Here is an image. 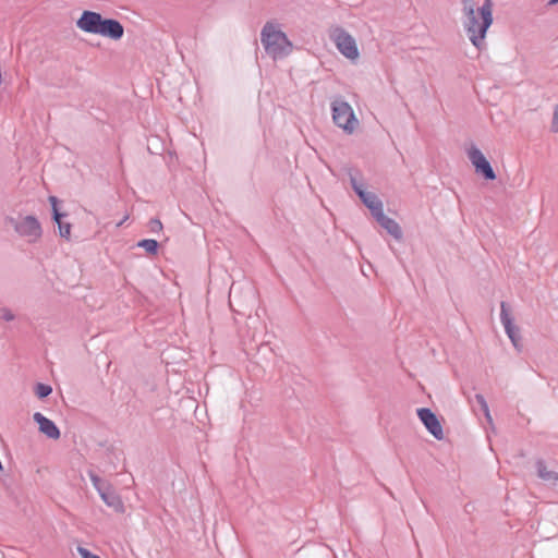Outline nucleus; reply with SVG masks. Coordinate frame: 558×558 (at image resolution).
<instances>
[{"mask_svg": "<svg viewBox=\"0 0 558 558\" xmlns=\"http://www.w3.org/2000/svg\"><path fill=\"white\" fill-rule=\"evenodd\" d=\"M500 320L505 328V331L509 339L511 340L512 344L515 348H519L520 342V333L519 328L514 326L512 317L510 316L509 308L506 302H501L500 304Z\"/></svg>", "mask_w": 558, "mask_h": 558, "instance_id": "obj_12", "label": "nucleus"}, {"mask_svg": "<svg viewBox=\"0 0 558 558\" xmlns=\"http://www.w3.org/2000/svg\"><path fill=\"white\" fill-rule=\"evenodd\" d=\"M391 251L397 254V248L393 245H390Z\"/></svg>", "mask_w": 558, "mask_h": 558, "instance_id": "obj_30", "label": "nucleus"}, {"mask_svg": "<svg viewBox=\"0 0 558 558\" xmlns=\"http://www.w3.org/2000/svg\"><path fill=\"white\" fill-rule=\"evenodd\" d=\"M149 230L154 233L162 230V223L158 218H151L148 222Z\"/></svg>", "mask_w": 558, "mask_h": 558, "instance_id": "obj_23", "label": "nucleus"}, {"mask_svg": "<svg viewBox=\"0 0 558 558\" xmlns=\"http://www.w3.org/2000/svg\"><path fill=\"white\" fill-rule=\"evenodd\" d=\"M462 3H463V8L468 7V5H474L476 4L475 3V0H462Z\"/></svg>", "mask_w": 558, "mask_h": 558, "instance_id": "obj_27", "label": "nucleus"}, {"mask_svg": "<svg viewBox=\"0 0 558 558\" xmlns=\"http://www.w3.org/2000/svg\"><path fill=\"white\" fill-rule=\"evenodd\" d=\"M3 470V465H2V462L0 461V471Z\"/></svg>", "mask_w": 558, "mask_h": 558, "instance_id": "obj_34", "label": "nucleus"}, {"mask_svg": "<svg viewBox=\"0 0 558 558\" xmlns=\"http://www.w3.org/2000/svg\"><path fill=\"white\" fill-rule=\"evenodd\" d=\"M386 232L389 233L399 244L403 243V231L395 220L386 217Z\"/></svg>", "mask_w": 558, "mask_h": 558, "instance_id": "obj_16", "label": "nucleus"}, {"mask_svg": "<svg viewBox=\"0 0 558 558\" xmlns=\"http://www.w3.org/2000/svg\"><path fill=\"white\" fill-rule=\"evenodd\" d=\"M7 222L11 225L15 232L21 236L28 238L29 243H34L39 240L43 235L41 225L38 219L28 215L23 218V220L19 221L13 217H7Z\"/></svg>", "mask_w": 558, "mask_h": 558, "instance_id": "obj_5", "label": "nucleus"}, {"mask_svg": "<svg viewBox=\"0 0 558 558\" xmlns=\"http://www.w3.org/2000/svg\"><path fill=\"white\" fill-rule=\"evenodd\" d=\"M417 416L426 429L438 440L444 438V430L436 414L428 408L417 409Z\"/></svg>", "mask_w": 558, "mask_h": 558, "instance_id": "obj_8", "label": "nucleus"}, {"mask_svg": "<svg viewBox=\"0 0 558 558\" xmlns=\"http://www.w3.org/2000/svg\"><path fill=\"white\" fill-rule=\"evenodd\" d=\"M368 267L372 271H375L372 264H368Z\"/></svg>", "mask_w": 558, "mask_h": 558, "instance_id": "obj_32", "label": "nucleus"}, {"mask_svg": "<svg viewBox=\"0 0 558 558\" xmlns=\"http://www.w3.org/2000/svg\"><path fill=\"white\" fill-rule=\"evenodd\" d=\"M330 108L333 123L345 133L351 134L359 124V121L349 102L342 97H337L332 100Z\"/></svg>", "mask_w": 558, "mask_h": 558, "instance_id": "obj_3", "label": "nucleus"}, {"mask_svg": "<svg viewBox=\"0 0 558 558\" xmlns=\"http://www.w3.org/2000/svg\"><path fill=\"white\" fill-rule=\"evenodd\" d=\"M34 392L38 399H45L52 392V387L48 384L37 383Z\"/></svg>", "mask_w": 558, "mask_h": 558, "instance_id": "obj_20", "label": "nucleus"}, {"mask_svg": "<svg viewBox=\"0 0 558 558\" xmlns=\"http://www.w3.org/2000/svg\"><path fill=\"white\" fill-rule=\"evenodd\" d=\"M34 422L38 424V429L41 434L46 435L48 438L57 440L60 438L61 433L59 427L56 425L53 421L46 417L40 412H35L33 415Z\"/></svg>", "mask_w": 558, "mask_h": 558, "instance_id": "obj_13", "label": "nucleus"}, {"mask_svg": "<svg viewBox=\"0 0 558 558\" xmlns=\"http://www.w3.org/2000/svg\"><path fill=\"white\" fill-rule=\"evenodd\" d=\"M366 271H368V268H365V269H364V268L362 267V272H363V275H364L365 277H368V274H367Z\"/></svg>", "mask_w": 558, "mask_h": 558, "instance_id": "obj_28", "label": "nucleus"}, {"mask_svg": "<svg viewBox=\"0 0 558 558\" xmlns=\"http://www.w3.org/2000/svg\"><path fill=\"white\" fill-rule=\"evenodd\" d=\"M537 476L549 485L558 483V472L549 470L544 460L539 459L535 462Z\"/></svg>", "mask_w": 558, "mask_h": 558, "instance_id": "obj_14", "label": "nucleus"}, {"mask_svg": "<svg viewBox=\"0 0 558 558\" xmlns=\"http://www.w3.org/2000/svg\"><path fill=\"white\" fill-rule=\"evenodd\" d=\"M137 246L144 248L145 252L149 255H157L160 247V243L154 239H143L137 242Z\"/></svg>", "mask_w": 558, "mask_h": 558, "instance_id": "obj_18", "label": "nucleus"}, {"mask_svg": "<svg viewBox=\"0 0 558 558\" xmlns=\"http://www.w3.org/2000/svg\"><path fill=\"white\" fill-rule=\"evenodd\" d=\"M558 3V0H549V4H556Z\"/></svg>", "mask_w": 558, "mask_h": 558, "instance_id": "obj_31", "label": "nucleus"}, {"mask_svg": "<svg viewBox=\"0 0 558 558\" xmlns=\"http://www.w3.org/2000/svg\"><path fill=\"white\" fill-rule=\"evenodd\" d=\"M474 399H475L476 403L478 404L480 409L482 410V412L484 413V416H485L487 423L489 425H493V417L490 415L489 408H488V404H487L484 396L481 393H476L474 396Z\"/></svg>", "mask_w": 558, "mask_h": 558, "instance_id": "obj_19", "label": "nucleus"}, {"mask_svg": "<svg viewBox=\"0 0 558 558\" xmlns=\"http://www.w3.org/2000/svg\"><path fill=\"white\" fill-rule=\"evenodd\" d=\"M348 173L350 177L351 186L355 194L359 196L362 192L365 191V189L363 187V184L359 183L356 178V171H354L353 169H349Z\"/></svg>", "mask_w": 558, "mask_h": 558, "instance_id": "obj_21", "label": "nucleus"}, {"mask_svg": "<svg viewBox=\"0 0 558 558\" xmlns=\"http://www.w3.org/2000/svg\"><path fill=\"white\" fill-rule=\"evenodd\" d=\"M359 198L371 210L378 225L384 228V207L378 196L365 190L359 195Z\"/></svg>", "mask_w": 558, "mask_h": 558, "instance_id": "obj_9", "label": "nucleus"}, {"mask_svg": "<svg viewBox=\"0 0 558 558\" xmlns=\"http://www.w3.org/2000/svg\"><path fill=\"white\" fill-rule=\"evenodd\" d=\"M492 9V0H485L477 9L476 4L463 8L465 31L471 43L478 49L484 45L486 32L493 23Z\"/></svg>", "mask_w": 558, "mask_h": 558, "instance_id": "obj_1", "label": "nucleus"}, {"mask_svg": "<svg viewBox=\"0 0 558 558\" xmlns=\"http://www.w3.org/2000/svg\"><path fill=\"white\" fill-rule=\"evenodd\" d=\"M75 548L82 558H100L98 555L93 554L88 549L82 547L80 544H76Z\"/></svg>", "mask_w": 558, "mask_h": 558, "instance_id": "obj_24", "label": "nucleus"}, {"mask_svg": "<svg viewBox=\"0 0 558 558\" xmlns=\"http://www.w3.org/2000/svg\"><path fill=\"white\" fill-rule=\"evenodd\" d=\"M232 293H233V286L230 289V296L232 295Z\"/></svg>", "mask_w": 558, "mask_h": 558, "instance_id": "obj_33", "label": "nucleus"}, {"mask_svg": "<svg viewBox=\"0 0 558 558\" xmlns=\"http://www.w3.org/2000/svg\"><path fill=\"white\" fill-rule=\"evenodd\" d=\"M338 50L348 59L354 60L359 57V49L355 39L342 27H336L331 33Z\"/></svg>", "mask_w": 558, "mask_h": 558, "instance_id": "obj_6", "label": "nucleus"}, {"mask_svg": "<svg viewBox=\"0 0 558 558\" xmlns=\"http://www.w3.org/2000/svg\"><path fill=\"white\" fill-rule=\"evenodd\" d=\"M0 312H1V318L5 322H12L15 318V315L8 307H1Z\"/></svg>", "mask_w": 558, "mask_h": 558, "instance_id": "obj_25", "label": "nucleus"}, {"mask_svg": "<svg viewBox=\"0 0 558 558\" xmlns=\"http://www.w3.org/2000/svg\"><path fill=\"white\" fill-rule=\"evenodd\" d=\"M102 15L98 12L84 10L76 21V26L89 34H97L102 21Z\"/></svg>", "mask_w": 558, "mask_h": 558, "instance_id": "obj_10", "label": "nucleus"}, {"mask_svg": "<svg viewBox=\"0 0 558 558\" xmlns=\"http://www.w3.org/2000/svg\"><path fill=\"white\" fill-rule=\"evenodd\" d=\"M260 41L270 57L274 60L287 57L292 49V44L287 35L275 28L270 23H267L260 33Z\"/></svg>", "mask_w": 558, "mask_h": 558, "instance_id": "obj_2", "label": "nucleus"}, {"mask_svg": "<svg viewBox=\"0 0 558 558\" xmlns=\"http://www.w3.org/2000/svg\"><path fill=\"white\" fill-rule=\"evenodd\" d=\"M551 131L558 133V104L554 107Z\"/></svg>", "mask_w": 558, "mask_h": 558, "instance_id": "obj_26", "label": "nucleus"}, {"mask_svg": "<svg viewBox=\"0 0 558 558\" xmlns=\"http://www.w3.org/2000/svg\"><path fill=\"white\" fill-rule=\"evenodd\" d=\"M48 201L51 205V220L54 223H59L63 218L68 217V213L61 211L59 207L61 202L57 196L51 195L48 197Z\"/></svg>", "mask_w": 558, "mask_h": 558, "instance_id": "obj_15", "label": "nucleus"}, {"mask_svg": "<svg viewBox=\"0 0 558 558\" xmlns=\"http://www.w3.org/2000/svg\"><path fill=\"white\" fill-rule=\"evenodd\" d=\"M468 158L475 169V172L482 175L485 180L493 181L496 179V173L486 159L484 154L476 146L472 145L468 149Z\"/></svg>", "mask_w": 558, "mask_h": 558, "instance_id": "obj_7", "label": "nucleus"}, {"mask_svg": "<svg viewBox=\"0 0 558 558\" xmlns=\"http://www.w3.org/2000/svg\"><path fill=\"white\" fill-rule=\"evenodd\" d=\"M366 271H368V268H365V269H364V268L362 267V272H363V275H364L365 277H368V274H367Z\"/></svg>", "mask_w": 558, "mask_h": 558, "instance_id": "obj_29", "label": "nucleus"}, {"mask_svg": "<svg viewBox=\"0 0 558 558\" xmlns=\"http://www.w3.org/2000/svg\"><path fill=\"white\" fill-rule=\"evenodd\" d=\"M88 476L102 501L108 507L112 508L114 512L124 513V504L114 487L108 481L98 476L94 471H88Z\"/></svg>", "mask_w": 558, "mask_h": 558, "instance_id": "obj_4", "label": "nucleus"}, {"mask_svg": "<svg viewBox=\"0 0 558 558\" xmlns=\"http://www.w3.org/2000/svg\"><path fill=\"white\" fill-rule=\"evenodd\" d=\"M97 35L119 40L124 35V27L120 21L111 17H102Z\"/></svg>", "mask_w": 558, "mask_h": 558, "instance_id": "obj_11", "label": "nucleus"}, {"mask_svg": "<svg viewBox=\"0 0 558 558\" xmlns=\"http://www.w3.org/2000/svg\"><path fill=\"white\" fill-rule=\"evenodd\" d=\"M57 226L59 235L69 241L71 238L72 225L70 222H65L62 220L59 223H57Z\"/></svg>", "mask_w": 558, "mask_h": 558, "instance_id": "obj_22", "label": "nucleus"}, {"mask_svg": "<svg viewBox=\"0 0 558 558\" xmlns=\"http://www.w3.org/2000/svg\"><path fill=\"white\" fill-rule=\"evenodd\" d=\"M122 456L123 452L121 450H117L113 446H109L107 447L105 459L111 469L116 471L118 468V462Z\"/></svg>", "mask_w": 558, "mask_h": 558, "instance_id": "obj_17", "label": "nucleus"}]
</instances>
